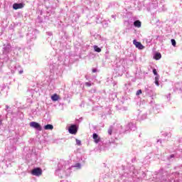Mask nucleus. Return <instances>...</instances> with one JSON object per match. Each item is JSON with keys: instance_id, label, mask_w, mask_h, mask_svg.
I'll use <instances>...</instances> for the list:
<instances>
[{"instance_id": "1", "label": "nucleus", "mask_w": 182, "mask_h": 182, "mask_svg": "<svg viewBox=\"0 0 182 182\" xmlns=\"http://www.w3.org/2000/svg\"><path fill=\"white\" fill-rule=\"evenodd\" d=\"M30 127H33V129H36V130H38V132H42V127L39 123L36 122H30Z\"/></svg>"}, {"instance_id": "2", "label": "nucleus", "mask_w": 182, "mask_h": 182, "mask_svg": "<svg viewBox=\"0 0 182 182\" xmlns=\"http://www.w3.org/2000/svg\"><path fill=\"white\" fill-rule=\"evenodd\" d=\"M32 176H36V177H39L42 176V168H36L31 171Z\"/></svg>"}, {"instance_id": "3", "label": "nucleus", "mask_w": 182, "mask_h": 182, "mask_svg": "<svg viewBox=\"0 0 182 182\" xmlns=\"http://www.w3.org/2000/svg\"><path fill=\"white\" fill-rule=\"evenodd\" d=\"M133 44L136 46V48H137V49H139L140 50H143V49H144V46L136 40L133 41Z\"/></svg>"}, {"instance_id": "4", "label": "nucleus", "mask_w": 182, "mask_h": 182, "mask_svg": "<svg viewBox=\"0 0 182 182\" xmlns=\"http://www.w3.org/2000/svg\"><path fill=\"white\" fill-rule=\"evenodd\" d=\"M68 132L70 134H76V133H77V128L76 127V125H71L68 129Z\"/></svg>"}, {"instance_id": "5", "label": "nucleus", "mask_w": 182, "mask_h": 182, "mask_svg": "<svg viewBox=\"0 0 182 182\" xmlns=\"http://www.w3.org/2000/svg\"><path fill=\"white\" fill-rule=\"evenodd\" d=\"M25 6V4H22V3H15L13 4V9H15V11L18 10V9H22V8H23Z\"/></svg>"}, {"instance_id": "6", "label": "nucleus", "mask_w": 182, "mask_h": 182, "mask_svg": "<svg viewBox=\"0 0 182 182\" xmlns=\"http://www.w3.org/2000/svg\"><path fill=\"white\" fill-rule=\"evenodd\" d=\"M92 139L95 140V143H99L100 141V137L96 133L93 134Z\"/></svg>"}, {"instance_id": "7", "label": "nucleus", "mask_w": 182, "mask_h": 182, "mask_svg": "<svg viewBox=\"0 0 182 182\" xmlns=\"http://www.w3.org/2000/svg\"><path fill=\"white\" fill-rule=\"evenodd\" d=\"M134 26H136V28H141V22L139 20L135 21L134 22Z\"/></svg>"}, {"instance_id": "8", "label": "nucleus", "mask_w": 182, "mask_h": 182, "mask_svg": "<svg viewBox=\"0 0 182 182\" xmlns=\"http://www.w3.org/2000/svg\"><path fill=\"white\" fill-rule=\"evenodd\" d=\"M51 100H53V102H57V100H59V95H58V94H54L51 96Z\"/></svg>"}, {"instance_id": "9", "label": "nucleus", "mask_w": 182, "mask_h": 182, "mask_svg": "<svg viewBox=\"0 0 182 182\" xmlns=\"http://www.w3.org/2000/svg\"><path fill=\"white\" fill-rule=\"evenodd\" d=\"M154 59H155L156 60H159L161 59V53H156L154 56Z\"/></svg>"}, {"instance_id": "10", "label": "nucleus", "mask_w": 182, "mask_h": 182, "mask_svg": "<svg viewBox=\"0 0 182 182\" xmlns=\"http://www.w3.org/2000/svg\"><path fill=\"white\" fill-rule=\"evenodd\" d=\"M45 130H53V125L47 124L44 127Z\"/></svg>"}, {"instance_id": "11", "label": "nucleus", "mask_w": 182, "mask_h": 182, "mask_svg": "<svg viewBox=\"0 0 182 182\" xmlns=\"http://www.w3.org/2000/svg\"><path fill=\"white\" fill-rule=\"evenodd\" d=\"M94 49H95V52H98V53L102 52V49L100 48H99L97 46H95Z\"/></svg>"}, {"instance_id": "12", "label": "nucleus", "mask_w": 182, "mask_h": 182, "mask_svg": "<svg viewBox=\"0 0 182 182\" xmlns=\"http://www.w3.org/2000/svg\"><path fill=\"white\" fill-rule=\"evenodd\" d=\"M159 76L155 77V85H156V86H160V84L159 83Z\"/></svg>"}, {"instance_id": "13", "label": "nucleus", "mask_w": 182, "mask_h": 182, "mask_svg": "<svg viewBox=\"0 0 182 182\" xmlns=\"http://www.w3.org/2000/svg\"><path fill=\"white\" fill-rule=\"evenodd\" d=\"M112 133H113V129L112 128H109L108 129V134L112 136Z\"/></svg>"}, {"instance_id": "14", "label": "nucleus", "mask_w": 182, "mask_h": 182, "mask_svg": "<svg viewBox=\"0 0 182 182\" xmlns=\"http://www.w3.org/2000/svg\"><path fill=\"white\" fill-rule=\"evenodd\" d=\"M153 73L154 75H155V76H159V74L157 73V70H156V68L153 70Z\"/></svg>"}, {"instance_id": "15", "label": "nucleus", "mask_w": 182, "mask_h": 182, "mask_svg": "<svg viewBox=\"0 0 182 182\" xmlns=\"http://www.w3.org/2000/svg\"><path fill=\"white\" fill-rule=\"evenodd\" d=\"M141 93H142L141 90H138L136 95V96H139V95H141Z\"/></svg>"}, {"instance_id": "16", "label": "nucleus", "mask_w": 182, "mask_h": 182, "mask_svg": "<svg viewBox=\"0 0 182 182\" xmlns=\"http://www.w3.org/2000/svg\"><path fill=\"white\" fill-rule=\"evenodd\" d=\"M171 43H172V45H173V46H176V40H174V39H171Z\"/></svg>"}, {"instance_id": "17", "label": "nucleus", "mask_w": 182, "mask_h": 182, "mask_svg": "<svg viewBox=\"0 0 182 182\" xmlns=\"http://www.w3.org/2000/svg\"><path fill=\"white\" fill-rule=\"evenodd\" d=\"M76 143H77V146H80V144H82V142L79 139H76Z\"/></svg>"}, {"instance_id": "18", "label": "nucleus", "mask_w": 182, "mask_h": 182, "mask_svg": "<svg viewBox=\"0 0 182 182\" xmlns=\"http://www.w3.org/2000/svg\"><path fill=\"white\" fill-rule=\"evenodd\" d=\"M85 86H87V87H90V86H92V84H90V82H85Z\"/></svg>"}, {"instance_id": "19", "label": "nucleus", "mask_w": 182, "mask_h": 182, "mask_svg": "<svg viewBox=\"0 0 182 182\" xmlns=\"http://www.w3.org/2000/svg\"><path fill=\"white\" fill-rule=\"evenodd\" d=\"M75 167H77V168H80V163L75 164Z\"/></svg>"}, {"instance_id": "20", "label": "nucleus", "mask_w": 182, "mask_h": 182, "mask_svg": "<svg viewBox=\"0 0 182 182\" xmlns=\"http://www.w3.org/2000/svg\"><path fill=\"white\" fill-rule=\"evenodd\" d=\"M22 73H23V70H20L19 71V75H22Z\"/></svg>"}, {"instance_id": "21", "label": "nucleus", "mask_w": 182, "mask_h": 182, "mask_svg": "<svg viewBox=\"0 0 182 182\" xmlns=\"http://www.w3.org/2000/svg\"><path fill=\"white\" fill-rule=\"evenodd\" d=\"M92 73H96V69H93V70H92Z\"/></svg>"}, {"instance_id": "22", "label": "nucleus", "mask_w": 182, "mask_h": 182, "mask_svg": "<svg viewBox=\"0 0 182 182\" xmlns=\"http://www.w3.org/2000/svg\"><path fill=\"white\" fill-rule=\"evenodd\" d=\"M1 124H2V120L1 119H0V126H1Z\"/></svg>"}, {"instance_id": "23", "label": "nucleus", "mask_w": 182, "mask_h": 182, "mask_svg": "<svg viewBox=\"0 0 182 182\" xmlns=\"http://www.w3.org/2000/svg\"><path fill=\"white\" fill-rule=\"evenodd\" d=\"M171 157H174V155H171Z\"/></svg>"}]
</instances>
